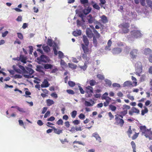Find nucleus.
<instances>
[{"label": "nucleus", "mask_w": 152, "mask_h": 152, "mask_svg": "<svg viewBox=\"0 0 152 152\" xmlns=\"http://www.w3.org/2000/svg\"><path fill=\"white\" fill-rule=\"evenodd\" d=\"M50 114V112L49 111H47L46 113L45 114L44 116V118H46L48 116H49Z\"/></svg>", "instance_id": "680f3d73"}, {"label": "nucleus", "mask_w": 152, "mask_h": 152, "mask_svg": "<svg viewBox=\"0 0 152 152\" xmlns=\"http://www.w3.org/2000/svg\"><path fill=\"white\" fill-rule=\"evenodd\" d=\"M52 128L53 129L54 132L56 134H59L61 133H62V130L58 129L56 128L54 126H53Z\"/></svg>", "instance_id": "a878e982"}, {"label": "nucleus", "mask_w": 152, "mask_h": 152, "mask_svg": "<svg viewBox=\"0 0 152 152\" xmlns=\"http://www.w3.org/2000/svg\"><path fill=\"white\" fill-rule=\"evenodd\" d=\"M134 113L138 114L140 113V110L135 107H132L131 110L129 111V114L130 115H132Z\"/></svg>", "instance_id": "6e6552de"}, {"label": "nucleus", "mask_w": 152, "mask_h": 152, "mask_svg": "<svg viewBox=\"0 0 152 152\" xmlns=\"http://www.w3.org/2000/svg\"><path fill=\"white\" fill-rule=\"evenodd\" d=\"M152 52V50L149 48H145L144 50V54L147 55Z\"/></svg>", "instance_id": "c85d7f7f"}, {"label": "nucleus", "mask_w": 152, "mask_h": 152, "mask_svg": "<svg viewBox=\"0 0 152 152\" xmlns=\"http://www.w3.org/2000/svg\"><path fill=\"white\" fill-rule=\"evenodd\" d=\"M127 133L129 137H131V134L132 133V130L131 129V126H129L128 129V130L127 132Z\"/></svg>", "instance_id": "c9c22d12"}, {"label": "nucleus", "mask_w": 152, "mask_h": 152, "mask_svg": "<svg viewBox=\"0 0 152 152\" xmlns=\"http://www.w3.org/2000/svg\"><path fill=\"white\" fill-rule=\"evenodd\" d=\"M87 82L89 83L91 86H93L97 84L96 81L94 80H90L89 81H87Z\"/></svg>", "instance_id": "2f4dec72"}, {"label": "nucleus", "mask_w": 152, "mask_h": 152, "mask_svg": "<svg viewBox=\"0 0 152 152\" xmlns=\"http://www.w3.org/2000/svg\"><path fill=\"white\" fill-rule=\"evenodd\" d=\"M73 35L77 37L80 35L81 34V31L80 30H77L75 31H74L73 32Z\"/></svg>", "instance_id": "5701e85b"}, {"label": "nucleus", "mask_w": 152, "mask_h": 152, "mask_svg": "<svg viewBox=\"0 0 152 152\" xmlns=\"http://www.w3.org/2000/svg\"><path fill=\"white\" fill-rule=\"evenodd\" d=\"M58 125H62L63 124V121L61 119H59L56 122Z\"/></svg>", "instance_id": "4d7b16f0"}, {"label": "nucleus", "mask_w": 152, "mask_h": 152, "mask_svg": "<svg viewBox=\"0 0 152 152\" xmlns=\"http://www.w3.org/2000/svg\"><path fill=\"white\" fill-rule=\"evenodd\" d=\"M44 68L46 69H51L53 67V65L50 64H45L44 66Z\"/></svg>", "instance_id": "473e14b6"}, {"label": "nucleus", "mask_w": 152, "mask_h": 152, "mask_svg": "<svg viewBox=\"0 0 152 152\" xmlns=\"http://www.w3.org/2000/svg\"><path fill=\"white\" fill-rule=\"evenodd\" d=\"M93 37V44L94 45V46L95 47H96L97 46V39L99 38V37H97L95 35V36H94Z\"/></svg>", "instance_id": "b1692460"}, {"label": "nucleus", "mask_w": 152, "mask_h": 152, "mask_svg": "<svg viewBox=\"0 0 152 152\" xmlns=\"http://www.w3.org/2000/svg\"><path fill=\"white\" fill-rule=\"evenodd\" d=\"M140 132H141L143 134H145L148 129L146 128L145 126H140Z\"/></svg>", "instance_id": "a211bd4d"}, {"label": "nucleus", "mask_w": 152, "mask_h": 152, "mask_svg": "<svg viewBox=\"0 0 152 152\" xmlns=\"http://www.w3.org/2000/svg\"><path fill=\"white\" fill-rule=\"evenodd\" d=\"M86 92L88 94V97H90L92 96V93L93 92V88L90 86H88L86 88Z\"/></svg>", "instance_id": "0eeeda50"}, {"label": "nucleus", "mask_w": 152, "mask_h": 152, "mask_svg": "<svg viewBox=\"0 0 152 152\" xmlns=\"http://www.w3.org/2000/svg\"><path fill=\"white\" fill-rule=\"evenodd\" d=\"M43 50L45 52H48L50 50V48L48 46H43Z\"/></svg>", "instance_id": "49530a36"}, {"label": "nucleus", "mask_w": 152, "mask_h": 152, "mask_svg": "<svg viewBox=\"0 0 152 152\" xmlns=\"http://www.w3.org/2000/svg\"><path fill=\"white\" fill-rule=\"evenodd\" d=\"M20 59L21 61L23 63H26V59L23 55H20Z\"/></svg>", "instance_id": "4c0bfd02"}, {"label": "nucleus", "mask_w": 152, "mask_h": 152, "mask_svg": "<svg viewBox=\"0 0 152 152\" xmlns=\"http://www.w3.org/2000/svg\"><path fill=\"white\" fill-rule=\"evenodd\" d=\"M55 119V118L53 116H51L50 118H48L47 119L48 121H53Z\"/></svg>", "instance_id": "0e129e2a"}, {"label": "nucleus", "mask_w": 152, "mask_h": 152, "mask_svg": "<svg viewBox=\"0 0 152 152\" xmlns=\"http://www.w3.org/2000/svg\"><path fill=\"white\" fill-rule=\"evenodd\" d=\"M122 51V49L119 48H115L112 50V53L113 54H116L120 53Z\"/></svg>", "instance_id": "9d476101"}, {"label": "nucleus", "mask_w": 152, "mask_h": 152, "mask_svg": "<svg viewBox=\"0 0 152 152\" xmlns=\"http://www.w3.org/2000/svg\"><path fill=\"white\" fill-rule=\"evenodd\" d=\"M69 66V67L70 68L73 69H75L77 67V65H75L74 64H73L72 63H69L68 64Z\"/></svg>", "instance_id": "c03bdc74"}, {"label": "nucleus", "mask_w": 152, "mask_h": 152, "mask_svg": "<svg viewBox=\"0 0 152 152\" xmlns=\"http://www.w3.org/2000/svg\"><path fill=\"white\" fill-rule=\"evenodd\" d=\"M92 136L95 137L96 140H98L99 142H101V138L99 135L97 133H94L92 134Z\"/></svg>", "instance_id": "4be33fe9"}, {"label": "nucleus", "mask_w": 152, "mask_h": 152, "mask_svg": "<svg viewBox=\"0 0 152 152\" xmlns=\"http://www.w3.org/2000/svg\"><path fill=\"white\" fill-rule=\"evenodd\" d=\"M83 40L85 45L88 46L89 42L87 37L85 35H83Z\"/></svg>", "instance_id": "f3484780"}, {"label": "nucleus", "mask_w": 152, "mask_h": 152, "mask_svg": "<svg viewBox=\"0 0 152 152\" xmlns=\"http://www.w3.org/2000/svg\"><path fill=\"white\" fill-rule=\"evenodd\" d=\"M93 7L96 10H99L100 8L99 6V5L96 3H95L93 5Z\"/></svg>", "instance_id": "8fccbe9b"}, {"label": "nucleus", "mask_w": 152, "mask_h": 152, "mask_svg": "<svg viewBox=\"0 0 152 152\" xmlns=\"http://www.w3.org/2000/svg\"><path fill=\"white\" fill-rule=\"evenodd\" d=\"M46 56L44 55H42L40 57V60L44 62H46Z\"/></svg>", "instance_id": "58836bf2"}, {"label": "nucleus", "mask_w": 152, "mask_h": 152, "mask_svg": "<svg viewBox=\"0 0 152 152\" xmlns=\"http://www.w3.org/2000/svg\"><path fill=\"white\" fill-rule=\"evenodd\" d=\"M117 45L118 47H122L124 46V43L121 42H119L117 43Z\"/></svg>", "instance_id": "774afa93"}, {"label": "nucleus", "mask_w": 152, "mask_h": 152, "mask_svg": "<svg viewBox=\"0 0 152 152\" xmlns=\"http://www.w3.org/2000/svg\"><path fill=\"white\" fill-rule=\"evenodd\" d=\"M97 77L99 80H104V78L103 75L100 74L97 75Z\"/></svg>", "instance_id": "603ef678"}, {"label": "nucleus", "mask_w": 152, "mask_h": 152, "mask_svg": "<svg viewBox=\"0 0 152 152\" xmlns=\"http://www.w3.org/2000/svg\"><path fill=\"white\" fill-rule=\"evenodd\" d=\"M82 58L85 60V63H86V64H88L89 63V61L90 59L89 57L87 56V54L83 53L82 54Z\"/></svg>", "instance_id": "ddd939ff"}, {"label": "nucleus", "mask_w": 152, "mask_h": 152, "mask_svg": "<svg viewBox=\"0 0 152 152\" xmlns=\"http://www.w3.org/2000/svg\"><path fill=\"white\" fill-rule=\"evenodd\" d=\"M71 115L72 117L73 118H74L75 117L77 114V112L76 110L73 111L71 113Z\"/></svg>", "instance_id": "37998d69"}, {"label": "nucleus", "mask_w": 152, "mask_h": 152, "mask_svg": "<svg viewBox=\"0 0 152 152\" xmlns=\"http://www.w3.org/2000/svg\"><path fill=\"white\" fill-rule=\"evenodd\" d=\"M151 129H148L144 134V136L148 138L150 140H151L152 138V131H151Z\"/></svg>", "instance_id": "1a4fd4ad"}, {"label": "nucleus", "mask_w": 152, "mask_h": 152, "mask_svg": "<svg viewBox=\"0 0 152 152\" xmlns=\"http://www.w3.org/2000/svg\"><path fill=\"white\" fill-rule=\"evenodd\" d=\"M108 115L110 118V120H112L114 118V116L112 115V113L110 112L108 113Z\"/></svg>", "instance_id": "e2e57ef3"}, {"label": "nucleus", "mask_w": 152, "mask_h": 152, "mask_svg": "<svg viewBox=\"0 0 152 152\" xmlns=\"http://www.w3.org/2000/svg\"><path fill=\"white\" fill-rule=\"evenodd\" d=\"M44 68L40 65H37L36 70L39 72L42 73V75H45V72L43 71Z\"/></svg>", "instance_id": "2eb2a0df"}, {"label": "nucleus", "mask_w": 152, "mask_h": 152, "mask_svg": "<svg viewBox=\"0 0 152 152\" xmlns=\"http://www.w3.org/2000/svg\"><path fill=\"white\" fill-rule=\"evenodd\" d=\"M139 134V133L135 132V134L132 136V140H134L136 139L138 137Z\"/></svg>", "instance_id": "ea45409f"}, {"label": "nucleus", "mask_w": 152, "mask_h": 152, "mask_svg": "<svg viewBox=\"0 0 152 152\" xmlns=\"http://www.w3.org/2000/svg\"><path fill=\"white\" fill-rule=\"evenodd\" d=\"M86 34L88 37L92 38L94 36L92 33V31L89 28H87L86 30Z\"/></svg>", "instance_id": "f8f14e48"}, {"label": "nucleus", "mask_w": 152, "mask_h": 152, "mask_svg": "<svg viewBox=\"0 0 152 152\" xmlns=\"http://www.w3.org/2000/svg\"><path fill=\"white\" fill-rule=\"evenodd\" d=\"M136 72L135 73L138 76H140V74L142 72V67L138 68L135 67Z\"/></svg>", "instance_id": "dca6fc26"}, {"label": "nucleus", "mask_w": 152, "mask_h": 152, "mask_svg": "<svg viewBox=\"0 0 152 152\" xmlns=\"http://www.w3.org/2000/svg\"><path fill=\"white\" fill-rule=\"evenodd\" d=\"M147 4L148 6L152 9V2L150 0H147Z\"/></svg>", "instance_id": "a18cd8bd"}, {"label": "nucleus", "mask_w": 152, "mask_h": 152, "mask_svg": "<svg viewBox=\"0 0 152 152\" xmlns=\"http://www.w3.org/2000/svg\"><path fill=\"white\" fill-rule=\"evenodd\" d=\"M144 109L141 111V115H143L145 113H147L148 112V110L146 107H144Z\"/></svg>", "instance_id": "e433bc0d"}, {"label": "nucleus", "mask_w": 152, "mask_h": 152, "mask_svg": "<svg viewBox=\"0 0 152 152\" xmlns=\"http://www.w3.org/2000/svg\"><path fill=\"white\" fill-rule=\"evenodd\" d=\"M109 108L112 111H115L116 109V107L113 105L110 104L109 105Z\"/></svg>", "instance_id": "a19ab883"}, {"label": "nucleus", "mask_w": 152, "mask_h": 152, "mask_svg": "<svg viewBox=\"0 0 152 152\" xmlns=\"http://www.w3.org/2000/svg\"><path fill=\"white\" fill-rule=\"evenodd\" d=\"M81 45L83 50L84 52L83 53L87 54H89L91 53V50H90L88 48V46L85 45L83 43H81Z\"/></svg>", "instance_id": "20e7f679"}, {"label": "nucleus", "mask_w": 152, "mask_h": 152, "mask_svg": "<svg viewBox=\"0 0 152 152\" xmlns=\"http://www.w3.org/2000/svg\"><path fill=\"white\" fill-rule=\"evenodd\" d=\"M22 17L21 16H18L16 19V20L18 22L21 21L22 20Z\"/></svg>", "instance_id": "69168bd1"}, {"label": "nucleus", "mask_w": 152, "mask_h": 152, "mask_svg": "<svg viewBox=\"0 0 152 152\" xmlns=\"http://www.w3.org/2000/svg\"><path fill=\"white\" fill-rule=\"evenodd\" d=\"M101 21L103 23H106L108 22V20L107 17L105 15H102L101 17Z\"/></svg>", "instance_id": "6ab92c4d"}, {"label": "nucleus", "mask_w": 152, "mask_h": 152, "mask_svg": "<svg viewBox=\"0 0 152 152\" xmlns=\"http://www.w3.org/2000/svg\"><path fill=\"white\" fill-rule=\"evenodd\" d=\"M105 83L109 86H110L112 84L111 81L108 80L106 79L105 80Z\"/></svg>", "instance_id": "de8ad7c7"}, {"label": "nucleus", "mask_w": 152, "mask_h": 152, "mask_svg": "<svg viewBox=\"0 0 152 152\" xmlns=\"http://www.w3.org/2000/svg\"><path fill=\"white\" fill-rule=\"evenodd\" d=\"M90 101L92 102V104H91L90 102L86 101L85 102V105L86 106H92L94 104V101H93L92 99L90 100Z\"/></svg>", "instance_id": "cd10ccee"}, {"label": "nucleus", "mask_w": 152, "mask_h": 152, "mask_svg": "<svg viewBox=\"0 0 152 152\" xmlns=\"http://www.w3.org/2000/svg\"><path fill=\"white\" fill-rule=\"evenodd\" d=\"M79 117L80 119L83 120L85 118V115L84 114L81 113L79 115Z\"/></svg>", "instance_id": "bf43d9fd"}, {"label": "nucleus", "mask_w": 152, "mask_h": 152, "mask_svg": "<svg viewBox=\"0 0 152 152\" xmlns=\"http://www.w3.org/2000/svg\"><path fill=\"white\" fill-rule=\"evenodd\" d=\"M34 72V71L31 68H28L27 69V70H26V72H24V73L29 74L28 75H24L23 76L26 78H30L33 77V75H32V74Z\"/></svg>", "instance_id": "f03ea898"}, {"label": "nucleus", "mask_w": 152, "mask_h": 152, "mask_svg": "<svg viewBox=\"0 0 152 152\" xmlns=\"http://www.w3.org/2000/svg\"><path fill=\"white\" fill-rule=\"evenodd\" d=\"M91 10V8L88 7L87 9H84L83 10V12L85 15H87L90 13Z\"/></svg>", "instance_id": "412c9836"}, {"label": "nucleus", "mask_w": 152, "mask_h": 152, "mask_svg": "<svg viewBox=\"0 0 152 152\" xmlns=\"http://www.w3.org/2000/svg\"><path fill=\"white\" fill-rule=\"evenodd\" d=\"M46 102L47 106H50L54 103V101L50 99H47L46 100Z\"/></svg>", "instance_id": "393cba45"}, {"label": "nucleus", "mask_w": 152, "mask_h": 152, "mask_svg": "<svg viewBox=\"0 0 152 152\" xmlns=\"http://www.w3.org/2000/svg\"><path fill=\"white\" fill-rule=\"evenodd\" d=\"M135 67H142V66L141 62L140 61L137 62L135 64Z\"/></svg>", "instance_id": "79ce46f5"}, {"label": "nucleus", "mask_w": 152, "mask_h": 152, "mask_svg": "<svg viewBox=\"0 0 152 152\" xmlns=\"http://www.w3.org/2000/svg\"><path fill=\"white\" fill-rule=\"evenodd\" d=\"M132 85V82L130 81H126L123 84V86L124 87L126 86L129 87Z\"/></svg>", "instance_id": "c756f323"}, {"label": "nucleus", "mask_w": 152, "mask_h": 152, "mask_svg": "<svg viewBox=\"0 0 152 152\" xmlns=\"http://www.w3.org/2000/svg\"><path fill=\"white\" fill-rule=\"evenodd\" d=\"M131 33L134 38H137L141 37L142 34L140 31L134 30L131 31Z\"/></svg>", "instance_id": "39448f33"}, {"label": "nucleus", "mask_w": 152, "mask_h": 152, "mask_svg": "<svg viewBox=\"0 0 152 152\" xmlns=\"http://www.w3.org/2000/svg\"><path fill=\"white\" fill-rule=\"evenodd\" d=\"M72 123L75 125H78L80 123V121L78 120H75L73 121Z\"/></svg>", "instance_id": "338daca9"}, {"label": "nucleus", "mask_w": 152, "mask_h": 152, "mask_svg": "<svg viewBox=\"0 0 152 152\" xmlns=\"http://www.w3.org/2000/svg\"><path fill=\"white\" fill-rule=\"evenodd\" d=\"M138 53V51L137 49H133L130 53V55L131 58L132 59H135Z\"/></svg>", "instance_id": "423d86ee"}, {"label": "nucleus", "mask_w": 152, "mask_h": 152, "mask_svg": "<svg viewBox=\"0 0 152 152\" xmlns=\"http://www.w3.org/2000/svg\"><path fill=\"white\" fill-rule=\"evenodd\" d=\"M131 145L132 146V148L133 149V152H136V145L134 142L133 141H132L131 143Z\"/></svg>", "instance_id": "f704fd0d"}, {"label": "nucleus", "mask_w": 152, "mask_h": 152, "mask_svg": "<svg viewBox=\"0 0 152 152\" xmlns=\"http://www.w3.org/2000/svg\"><path fill=\"white\" fill-rule=\"evenodd\" d=\"M87 64H86V63H84L83 66H80V68L83 69L84 71L87 68Z\"/></svg>", "instance_id": "6e6d98bb"}, {"label": "nucleus", "mask_w": 152, "mask_h": 152, "mask_svg": "<svg viewBox=\"0 0 152 152\" xmlns=\"http://www.w3.org/2000/svg\"><path fill=\"white\" fill-rule=\"evenodd\" d=\"M112 85L114 87L120 88L121 87L119 84L115 83H113Z\"/></svg>", "instance_id": "052dcab7"}, {"label": "nucleus", "mask_w": 152, "mask_h": 152, "mask_svg": "<svg viewBox=\"0 0 152 152\" xmlns=\"http://www.w3.org/2000/svg\"><path fill=\"white\" fill-rule=\"evenodd\" d=\"M90 26L91 27V28L93 29V31L94 32L95 34L96 35V36L97 37H100V34H99L98 33V32L97 31V30H96L95 29V28H94V26H93L92 25Z\"/></svg>", "instance_id": "bb28decb"}, {"label": "nucleus", "mask_w": 152, "mask_h": 152, "mask_svg": "<svg viewBox=\"0 0 152 152\" xmlns=\"http://www.w3.org/2000/svg\"><path fill=\"white\" fill-rule=\"evenodd\" d=\"M58 53V54L59 57L60 58H63V57L64 56V55H63V53L62 52H61V51H59Z\"/></svg>", "instance_id": "13d9d810"}, {"label": "nucleus", "mask_w": 152, "mask_h": 152, "mask_svg": "<svg viewBox=\"0 0 152 152\" xmlns=\"http://www.w3.org/2000/svg\"><path fill=\"white\" fill-rule=\"evenodd\" d=\"M47 45L50 47L53 46V47L56 46V44L51 39H48L47 41Z\"/></svg>", "instance_id": "9b49d317"}, {"label": "nucleus", "mask_w": 152, "mask_h": 152, "mask_svg": "<svg viewBox=\"0 0 152 152\" xmlns=\"http://www.w3.org/2000/svg\"><path fill=\"white\" fill-rule=\"evenodd\" d=\"M87 19L88 22L89 23H92L94 21L93 18L91 15H90L88 16Z\"/></svg>", "instance_id": "7c9ffc66"}, {"label": "nucleus", "mask_w": 152, "mask_h": 152, "mask_svg": "<svg viewBox=\"0 0 152 152\" xmlns=\"http://www.w3.org/2000/svg\"><path fill=\"white\" fill-rule=\"evenodd\" d=\"M67 92L69 94H75V92L74 91L71 89H68L66 90Z\"/></svg>", "instance_id": "864d4df0"}, {"label": "nucleus", "mask_w": 152, "mask_h": 152, "mask_svg": "<svg viewBox=\"0 0 152 152\" xmlns=\"http://www.w3.org/2000/svg\"><path fill=\"white\" fill-rule=\"evenodd\" d=\"M68 83L69 86L71 87H74L75 85V83L72 81H69Z\"/></svg>", "instance_id": "09e8293b"}, {"label": "nucleus", "mask_w": 152, "mask_h": 152, "mask_svg": "<svg viewBox=\"0 0 152 152\" xmlns=\"http://www.w3.org/2000/svg\"><path fill=\"white\" fill-rule=\"evenodd\" d=\"M115 121L114 123L115 124L119 125L121 127L123 126L124 123V121L123 119L118 117L115 116Z\"/></svg>", "instance_id": "7ed1b4c3"}, {"label": "nucleus", "mask_w": 152, "mask_h": 152, "mask_svg": "<svg viewBox=\"0 0 152 152\" xmlns=\"http://www.w3.org/2000/svg\"><path fill=\"white\" fill-rule=\"evenodd\" d=\"M18 37L19 39L21 40L23 39V36L22 34L20 33H17Z\"/></svg>", "instance_id": "3c124183"}, {"label": "nucleus", "mask_w": 152, "mask_h": 152, "mask_svg": "<svg viewBox=\"0 0 152 152\" xmlns=\"http://www.w3.org/2000/svg\"><path fill=\"white\" fill-rule=\"evenodd\" d=\"M73 143L74 144L78 143L79 144L81 145H85V144L84 143H83L81 142L80 141H75L73 142Z\"/></svg>", "instance_id": "5fc2aeb1"}, {"label": "nucleus", "mask_w": 152, "mask_h": 152, "mask_svg": "<svg viewBox=\"0 0 152 152\" xmlns=\"http://www.w3.org/2000/svg\"><path fill=\"white\" fill-rule=\"evenodd\" d=\"M112 44V42L111 39L109 40L107 42V45L105 47V49L106 50H111L110 47Z\"/></svg>", "instance_id": "aec40b11"}, {"label": "nucleus", "mask_w": 152, "mask_h": 152, "mask_svg": "<svg viewBox=\"0 0 152 152\" xmlns=\"http://www.w3.org/2000/svg\"><path fill=\"white\" fill-rule=\"evenodd\" d=\"M130 108V107L129 105L124 104L123 106L122 109L123 111H127V110L129 109Z\"/></svg>", "instance_id": "72a5a7b5"}, {"label": "nucleus", "mask_w": 152, "mask_h": 152, "mask_svg": "<svg viewBox=\"0 0 152 152\" xmlns=\"http://www.w3.org/2000/svg\"><path fill=\"white\" fill-rule=\"evenodd\" d=\"M119 26L121 28L122 34H127L129 31V28L130 26L129 24L128 23H124L120 24Z\"/></svg>", "instance_id": "f257e3e1"}, {"label": "nucleus", "mask_w": 152, "mask_h": 152, "mask_svg": "<svg viewBox=\"0 0 152 152\" xmlns=\"http://www.w3.org/2000/svg\"><path fill=\"white\" fill-rule=\"evenodd\" d=\"M50 84L47 80L45 79L42 83V84L41 85V88H46L49 86Z\"/></svg>", "instance_id": "4468645a"}]
</instances>
